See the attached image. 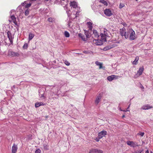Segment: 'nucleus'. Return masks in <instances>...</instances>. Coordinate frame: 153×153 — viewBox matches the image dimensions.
<instances>
[{
	"instance_id": "412c9836",
	"label": "nucleus",
	"mask_w": 153,
	"mask_h": 153,
	"mask_svg": "<svg viewBox=\"0 0 153 153\" xmlns=\"http://www.w3.org/2000/svg\"><path fill=\"white\" fill-rule=\"evenodd\" d=\"M87 24L88 25V27L89 28V30H91L93 28L92 23L91 22H87Z\"/></svg>"
},
{
	"instance_id": "bb28decb",
	"label": "nucleus",
	"mask_w": 153,
	"mask_h": 153,
	"mask_svg": "<svg viewBox=\"0 0 153 153\" xmlns=\"http://www.w3.org/2000/svg\"><path fill=\"white\" fill-rule=\"evenodd\" d=\"M34 35L32 33H29V40H31L34 37Z\"/></svg>"
},
{
	"instance_id": "9d476101",
	"label": "nucleus",
	"mask_w": 153,
	"mask_h": 153,
	"mask_svg": "<svg viewBox=\"0 0 153 153\" xmlns=\"http://www.w3.org/2000/svg\"><path fill=\"white\" fill-rule=\"evenodd\" d=\"M10 18L11 19V20H9V21L10 22L12 21L15 25H17V23L16 20V18L14 16V15H13L10 16Z\"/></svg>"
},
{
	"instance_id": "e433bc0d",
	"label": "nucleus",
	"mask_w": 153,
	"mask_h": 153,
	"mask_svg": "<svg viewBox=\"0 0 153 153\" xmlns=\"http://www.w3.org/2000/svg\"><path fill=\"white\" fill-rule=\"evenodd\" d=\"M29 14V10H26L25 12V14L26 16H27Z\"/></svg>"
},
{
	"instance_id": "7c9ffc66",
	"label": "nucleus",
	"mask_w": 153,
	"mask_h": 153,
	"mask_svg": "<svg viewBox=\"0 0 153 153\" xmlns=\"http://www.w3.org/2000/svg\"><path fill=\"white\" fill-rule=\"evenodd\" d=\"M124 6V4L122 3H120L119 5V8L121 9Z\"/></svg>"
},
{
	"instance_id": "c9c22d12",
	"label": "nucleus",
	"mask_w": 153,
	"mask_h": 153,
	"mask_svg": "<svg viewBox=\"0 0 153 153\" xmlns=\"http://www.w3.org/2000/svg\"><path fill=\"white\" fill-rule=\"evenodd\" d=\"M138 134L141 136L142 137H143L144 136V133L140 132Z\"/></svg>"
},
{
	"instance_id": "6e6552de",
	"label": "nucleus",
	"mask_w": 153,
	"mask_h": 153,
	"mask_svg": "<svg viewBox=\"0 0 153 153\" xmlns=\"http://www.w3.org/2000/svg\"><path fill=\"white\" fill-rule=\"evenodd\" d=\"M107 132L105 131H102L98 134V137L99 139H101L105 135H106Z\"/></svg>"
},
{
	"instance_id": "ea45409f",
	"label": "nucleus",
	"mask_w": 153,
	"mask_h": 153,
	"mask_svg": "<svg viewBox=\"0 0 153 153\" xmlns=\"http://www.w3.org/2000/svg\"><path fill=\"white\" fill-rule=\"evenodd\" d=\"M145 153H149L148 149H147V150L146 151Z\"/></svg>"
},
{
	"instance_id": "5701e85b",
	"label": "nucleus",
	"mask_w": 153,
	"mask_h": 153,
	"mask_svg": "<svg viewBox=\"0 0 153 153\" xmlns=\"http://www.w3.org/2000/svg\"><path fill=\"white\" fill-rule=\"evenodd\" d=\"M45 105V104L42 102H38L36 103L35 104V106L37 108L41 105Z\"/></svg>"
},
{
	"instance_id": "f03ea898",
	"label": "nucleus",
	"mask_w": 153,
	"mask_h": 153,
	"mask_svg": "<svg viewBox=\"0 0 153 153\" xmlns=\"http://www.w3.org/2000/svg\"><path fill=\"white\" fill-rule=\"evenodd\" d=\"M103 37V36H102L100 40L95 39L94 40V43L97 45H102L104 42L106 41V39Z\"/></svg>"
},
{
	"instance_id": "72a5a7b5",
	"label": "nucleus",
	"mask_w": 153,
	"mask_h": 153,
	"mask_svg": "<svg viewBox=\"0 0 153 153\" xmlns=\"http://www.w3.org/2000/svg\"><path fill=\"white\" fill-rule=\"evenodd\" d=\"M28 46V45L27 44L25 43L24 44V45L23 46V48L24 49H26L27 48Z\"/></svg>"
},
{
	"instance_id": "2f4dec72",
	"label": "nucleus",
	"mask_w": 153,
	"mask_h": 153,
	"mask_svg": "<svg viewBox=\"0 0 153 153\" xmlns=\"http://www.w3.org/2000/svg\"><path fill=\"white\" fill-rule=\"evenodd\" d=\"M143 151V150H139L134 152V153H141Z\"/></svg>"
},
{
	"instance_id": "a211bd4d",
	"label": "nucleus",
	"mask_w": 153,
	"mask_h": 153,
	"mask_svg": "<svg viewBox=\"0 0 153 153\" xmlns=\"http://www.w3.org/2000/svg\"><path fill=\"white\" fill-rule=\"evenodd\" d=\"M126 31V29L124 27H123L120 29V33L122 36H124V34Z\"/></svg>"
},
{
	"instance_id": "6ab92c4d",
	"label": "nucleus",
	"mask_w": 153,
	"mask_h": 153,
	"mask_svg": "<svg viewBox=\"0 0 153 153\" xmlns=\"http://www.w3.org/2000/svg\"><path fill=\"white\" fill-rule=\"evenodd\" d=\"M117 45L116 44H112L108 46H107L105 48L106 50H109L117 46Z\"/></svg>"
},
{
	"instance_id": "a18cd8bd",
	"label": "nucleus",
	"mask_w": 153,
	"mask_h": 153,
	"mask_svg": "<svg viewBox=\"0 0 153 153\" xmlns=\"http://www.w3.org/2000/svg\"><path fill=\"white\" fill-rule=\"evenodd\" d=\"M123 111H125V112H126V111H127V110H123Z\"/></svg>"
},
{
	"instance_id": "a19ab883",
	"label": "nucleus",
	"mask_w": 153,
	"mask_h": 153,
	"mask_svg": "<svg viewBox=\"0 0 153 153\" xmlns=\"http://www.w3.org/2000/svg\"><path fill=\"white\" fill-rule=\"evenodd\" d=\"M129 106L128 107L127 109V111H129V110H128L129 109Z\"/></svg>"
},
{
	"instance_id": "39448f33",
	"label": "nucleus",
	"mask_w": 153,
	"mask_h": 153,
	"mask_svg": "<svg viewBox=\"0 0 153 153\" xmlns=\"http://www.w3.org/2000/svg\"><path fill=\"white\" fill-rule=\"evenodd\" d=\"M130 36L129 39L131 40H134L135 38V34L134 31L132 29H130Z\"/></svg>"
},
{
	"instance_id": "7ed1b4c3",
	"label": "nucleus",
	"mask_w": 153,
	"mask_h": 153,
	"mask_svg": "<svg viewBox=\"0 0 153 153\" xmlns=\"http://www.w3.org/2000/svg\"><path fill=\"white\" fill-rule=\"evenodd\" d=\"M103 32L104 33L101 34V37H102V36H103V37L105 38V39H107V37H110V35H111V33L109 31H108L105 28L103 29Z\"/></svg>"
},
{
	"instance_id": "c85d7f7f",
	"label": "nucleus",
	"mask_w": 153,
	"mask_h": 153,
	"mask_svg": "<svg viewBox=\"0 0 153 153\" xmlns=\"http://www.w3.org/2000/svg\"><path fill=\"white\" fill-rule=\"evenodd\" d=\"M100 2L103 4L104 5L106 6L108 4L107 2L104 0H100Z\"/></svg>"
},
{
	"instance_id": "20e7f679",
	"label": "nucleus",
	"mask_w": 153,
	"mask_h": 153,
	"mask_svg": "<svg viewBox=\"0 0 153 153\" xmlns=\"http://www.w3.org/2000/svg\"><path fill=\"white\" fill-rule=\"evenodd\" d=\"M7 37L10 41V44H13V40L14 38V34H12L10 31H8L7 33Z\"/></svg>"
},
{
	"instance_id": "f3484780",
	"label": "nucleus",
	"mask_w": 153,
	"mask_h": 153,
	"mask_svg": "<svg viewBox=\"0 0 153 153\" xmlns=\"http://www.w3.org/2000/svg\"><path fill=\"white\" fill-rule=\"evenodd\" d=\"M153 107L152 106H151L149 105H143L142 107V109L143 110L149 109L151 108H152Z\"/></svg>"
},
{
	"instance_id": "58836bf2",
	"label": "nucleus",
	"mask_w": 153,
	"mask_h": 153,
	"mask_svg": "<svg viewBox=\"0 0 153 153\" xmlns=\"http://www.w3.org/2000/svg\"><path fill=\"white\" fill-rule=\"evenodd\" d=\"M99 138H96V139H95V140H96L97 141V142H98L99 141Z\"/></svg>"
},
{
	"instance_id": "2eb2a0df",
	"label": "nucleus",
	"mask_w": 153,
	"mask_h": 153,
	"mask_svg": "<svg viewBox=\"0 0 153 153\" xmlns=\"http://www.w3.org/2000/svg\"><path fill=\"white\" fill-rule=\"evenodd\" d=\"M144 70V68L143 66L140 67L137 72V74L140 76L141 75Z\"/></svg>"
},
{
	"instance_id": "9b49d317",
	"label": "nucleus",
	"mask_w": 153,
	"mask_h": 153,
	"mask_svg": "<svg viewBox=\"0 0 153 153\" xmlns=\"http://www.w3.org/2000/svg\"><path fill=\"white\" fill-rule=\"evenodd\" d=\"M70 5L73 8H76L77 7V3L74 1H71L70 3Z\"/></svg>"
},
{
	"instance_id": "f8f14e48",
	"label": "nucleus",
	"mask_w": 153,
	"mask_h": 153,
	"mask_svg": "<svg viewBox=\"0 0 153 153\" xmlns=\"http://www.w3.org/2000/svg\"><path fill=\"white\" fill-rule=\"evenodd\" d=\"M9 55L11 56H19V53L12 51L9 52Z\"/></svg>"
},
{
	"instance_id": "473e14b6",
	"label": "nucleus",
	"mask_w": 153,
	"mask_h": 153,
	"mask_svg": "<svg viewBox=\"0 0 153 153\" xmlns=\"http://www.w3.org/2000/svg\"><path fill=\"white\" fill-rule=\"evenodd\" d=\"M41 150L39 149H38L35 151V153H41Z\"/></svg>"
},
{
	"instance_id": "49530a36",
	"label": "nucleus",
	"mask_w": 153,
	"mask_h": 153,
	"mask_svg": "<svg viewBox=\"0 0 153 153\" xmlns=\"http://www.w3.org/2000/svg\"><path fill=\"white\" fill-rule=\"evenodd\" d=\"M150 153H153V152L152 151H151Z\"/></svg>"
},
{
	"instance_id": "cd10ccee",
	"label": "nucleus",
	"mask_w": 153,
	"mask_h": 153,
	"mask_svg": "<svg viewBox=\"0 0 153 153\" xmlns=\"http://www.w3.org/2000/svg\"><path fill=\"white\" fill-rule=\"evenodd\" d=\"M48 21L49 22H53L55 21V19L53 18L50 17L48 18Z\"/></svg>"
},
{
	"instance_id": "b1692460",
	"label": "nucleus",
	"mask_w": 153,
	"mask_h": 153,
	"mask_svg": "<svg viewBox=\"0 0 153 153\" xmlns=\"http://www.w3.org/2000/svg\"><path fill=\"white\" fill-rule=\"evenodd\" d=\"M95 64H96V65H97L99 66V69H100L102 68V63H100V62H99L98 61H96L95 62Z\"/></svg>"
},
{
	"instance_id": "79ce46f5",
	"label": "nucleus",
	"mask_w": 153,
	"mask_h": 153,
	"mask_svg": "<svg viewBox=\"0 0 153 153\" xmlns=\"http://www.w3.org/2000/svg\"><path fill=\"white\" fill-rule=\"evenodd\" d=\"M86 36L87 38H89V36L88 35H87V34H86Z\"/></svg>"
},
{
	"instance_id": "37998d69",
	"label": "nucleus",
	"mask_w": 153,
	"mask_h": 153,
	"mask_svg": "<svg viewBox=\"0 0 153 153\" xmlns=\"http://www.w3.org/2000/svg\"><path fill=\"white\" fill-rule=\"evenodd\" d=\"M41 97H43V98H44L43 94H42Z\"/></svg>"
},
{
	"instance_id": "c03bdc74",
	"label": "nucleus",
	"mask_w": 153,
	"mask_h": 153,
	"mask_svg": "<svg viewBox=\"0 0 153 153\" xmlns=\"http://www.w3.org/2000/svg\"><path fill=\"white\" fill-rule=\"evenodd\" d=\"M125 117V115H123L122 116V118H124V117Z\"/></svg>"
},
{
	"instance_id": "aec40b11",
	"label": "nucleus",
	"mask_w": 153,
	"mask_h": 153,
	"mask_svg": "<svg viewBox=\"0 0 153 153\" xmlns=\"http://www.w3.org/2000/svg\"><path fill=\"white\" fill-rule=\"evenodd\" d=\"M93 37L95 38H98L99 37L97 31L96 30H94L93 31Z\"/></svg>"
},
{
	"instance_id": "4468645a",
	"label": "nucleus",
	"mask_w": 153,
	"mask_h": 153,
	"mask_svg": "<svg viewBox=\"0 0 153 153\" xmlns=\"http://www.w3.org/2000/svg\"><path fill=\"white\" fill-rule=\"evenodd\" d=\"M92 152H95L96 153H103V151L102 150L97 149H92Z\"/></svg>"
},
{
	"instance_id": "393cba45",
	"label": "nucleus",
	"mask_w": 153,
	"mask_h": 153,
	"mask_svg": "<svg viewBox=\"0 0 153 153\" xmlns=\"http://www.w3.org/2000/svg\"><path fill=\"white\" fill-rule=\"evenodd\" d=\"M78 36L79 37H81L83 41H85L86 40V38H85V36L83 35L82 34L79 33Z\"/></svg>"
},
{
	"instance_id": "f704fd0d",
	"label": "nucleus",
	"mask_w": 153,
	"mask_h": 153,
	"mask_svg": "<svg viewBox=\"0 0 153 153\" xmlns=\"http://www.w3.org/2000/svg\"><path fill=\"white\" fill-rule=\"evenodd\" d=\"M65 63L67 66H69L70 65V63L67 61H65Z\"/></svg>"
},
{
	"instance_id": "1a4fd4ad",
	"label": "nucleus",
	"mask_w": 153,
	"mask_h": 153,
	"mask_svg": "<svg viewBox=\"0 0 153 153\" xmlns=\"http://www.w3.org/2000/svg\"><path fill=\"white\" fill-rule=\"evenodd\" d=\"M118 76L115 75H113L107 77V79L108 80L111 81L114 79H118Z\"/></svg>"
},
{
	"instance_id": "09e8293b",
	"label": "nucleus",
	"mask_w": 153,
	"mask_h": 153,
	"mask_svg": "<svg viewBox=\"0 0 153 153\" xmlns=\"http://www.w3.org/2000/svg\"><path fill=\"white\" fill-rule=\"evenodd\" d=\"M105 10H109V9H106Z\"/></svg>"
},
{
	"instance_id": "4c0bfd02",
	"label": "nucleus",
	"mask_w": 153,
	"mask_h": 153,
	"mask_svg": "<svg viewBox=\"0 0 153 153\" xmlns=\"http://www.w3.org/2000/svg\"><path fill=\"white\" fill-rule=\"evenodd\" d=\"M140 88H141L142 89H144V88L143 86L141 84V83L140 84Z\"/></svg>"
},
{
	"instance_id": "dca6fc26",
	"label": "nucleus",
	"mask_w": 153,
	"mask_h": 153,
	"mask_svg": "<svg viewBox=\"0 0 153 153\" xmlns=\"http://www.w3.org/2000/svg\"><path fill=\"white\" fill-rule=\"evenodd\" d=\"M104 13L107 16H110L112 15V13L111 10H104Z\"/></svg>"
},
{
	"instance_id": "f257e3e1",
	"label": "nucleus",
	"mask_w": 153,
	"mask_h": 153,
	"mask_svg": "<svg viewBox=\"0 0 153 153\" xmlns=\"http://www.w3.org/2000/svg\"><path fill=\"white\" fill-rule=\"evenodd\" d=\"M33 1H30V0L25 1L22 3L21 5L17 8V9H28L31 6Z\"/></svg>"
},
{
	"instance_id": "423d86ee",
	"label": "nucleus",
	"mask_w": 153,
	"mask_h": 153,
	"mask_svg": "<svg viewBox=\"0 0 153 153\" xmlns=\"http://www.w3.org/2000/svg\"><path fill=\"white\" fill-rule=\"evenodd\" d=\"M103 94V92H101L99 94L98 96L97 97L95 100V103L96 105H97L100 102L102 96Z\"/></svg>"
},
{
	"instance_id": "ddd939ff",
	"label": "nucleus",
	"mask_w": 153,
	"mask_h": 153,
	"mask_svg": "<svg viewBox=\"0 0 153 153\" xmlns=\"http://www.w3.org/2000/svg\"><path fill=\"white\" fill-rule=\"evenodd\" d=\"M17 149V146L15 144H13L12 147V153H16Z\"/></svg>"
},
{
	"instance_id": "c756f323",
	"label": "nucleus",
	"mask_w": 153,
	"mask_h": 153,
	"mask_svg": "<svg viewBox=\"0 0 153 153\" xmlns=\"http://www.w3.org/2000/svg\"><path fill=\"white\" fill-rule=\"evenodd\" d=\"M64 35L66 37H69L70 36V34L67 31H65V32Z\"/></svg>"
},
{
	"instance_id": "0eeeda50",
	"label": "nucleus",
	"mask_w": 153,
	"mask_h": 153,
	"mask_svg": "<svg viewBox=\"0 0 153 153\" xmlns=\"http://www.w3.org/2000/svg\"><path fill=\"white\" fill-rule=\"evenodd\" d=\"M126 143L128 145L134 148L139 146V145L136 143L132 141H128Z\"/></svg>"
},
{
	"instance_id": "de8ad7c7",
	"label": "nucleus",
	"mask_w": 153,
	"mask_h": 153,
	"mask_svg": "<svg viewBox=\"0 0 153 153\" xmlns=\"http://www.w3.org/2000/svg\"><path fill=\"white\" fill-rule=\"evenodd\" d=\"M120 109L121 111H123V110H121V109L120 108Z\"/></svg>"
},
{
	"instance_id": "4be33fe9",
	"label": "nucleus",
	"mask_w": 153,
	"mask_h": 153,
	"mask_svg": "<svg viewBox=\"0 0 153 153\" xmlns=\"http://www.w3.org/2000/svg\"><path fill=\"white\" fill-rule=\"evenodd\" d=\"M130 33V29L127 31H126L124 36L126 39H127L129 38V35Z\"/></svg>"
},
{
	"instance_id": "a878e982",
	"label": "nucleus",
	"mask_w": 153,
	"mask_h": 153,
	"mask_svg": "<svg viewBox=\"0 0 153 153\" xmlns=\"http://www.w3.org/2000/svg\"><path fill=\"white\" fill-rule=\"evenodd\" d=\"M139 59V57L136 56L135 60L132 63L134 65H136L137 64L138 61Z\"/></svg>"
}]
</instances>
